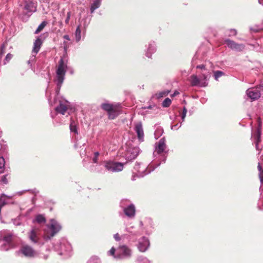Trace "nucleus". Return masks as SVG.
<instances>
[{"instance_id":"obj_16","label":"nucleus","mask_w":263,"mask_h":263,"mask_svg":"<svg viewBox=\"0 0 263 263\" xmlns=\"http://www.w3.org/2000/svg\"><path fill=\"white\" fill-rule=\"evenodd\" d=\"M258 126L256 129L252 134V137L253 139L254 142L255 144V147L257 150H259V143L260 142L261 136V120L260 118L258 119Z\"/></svg>"},{"instance_id":"obj_28","label":"nucleus","mask_w":263,"mask_h":263,"mask_svg":"<svg viewBox=\"0 0 263 263\" xmlns=\"http://www.w3.org/2000/svg\"><path fill=\"white\" fill-rule=\"evenodd\" d=\"M101 5L100 0H94L90 6V12L92 13L96 9L99 8Z\"/></svg>"},{"instance_id":"obj_18","label":"nucleus","mask_w":263,"mask_h":263,"mask_svg":"<svg viewBox=\"0 0 263 263\" xmlns=\"http://www.w3.org/2000/svg\"><path fill=\"white\" fill-rule=\"evenodd\" d=\"M42 43L43 42L41 39L40 37H37L34 42L33 47L32 51V56L31 57L30 60L28 61V63L33 62L34 61L35 59V55L39 51Z\"/></svg>"},{"instance_id":"obj_32","label":"nucleus","mask_w":263,"mask_h":263,"mask_svg":"<svg viewBox=\"0 0 263 263\" xmlns=\"http://www.w3.org/2000/svg\"><path fill=\"white\" fill-rule=\"evenodd\" d=\"M137 263H151L147 258L143 256H139L137 259Z\"/></svg>"},{"instance_id":"obj_50","label":"nucleus","mask_w":263,"mask_h":263,"mask_svg":"<svg viewBox=\"0 0 263 263\" xmlns=\"http://www.w3.org/2000/svg\"><path fill=\"white\" fill-rule=\"evenodd\" d=\"M13 223L14 225L16 226H20L21 224V223L20 221V220L16 219H15L13 220Z\"/></svg>"},{"instance_id":"obj_59","label":"nucleus","mask_w":263,"mask_h":263,"mask_svg":"<svg viewBox=\"0 0 263 263\" xmlns=\"http://www.w3.org/2000/svg\"><path fill=\"white\" fill-rule=\"evenodd\" d=\"M179 94V92L177 91H176L174 92L173 94H172L171 95L172 97H174V96H176V95H178Z\"/></svg>"},{"instance_id":"obj_43","label":"nucleus","mask_w":263,"mask_h":263,"mask_svg":"<svg viewBox=\"0 0 263 263\" xmlns=\"http://www.w3.org/2000/svg\"><path fill=\"white\" fill-rule=\"evenodd\" d=\"M5 52V46L2 45L0 47V60L2 59L4 53Z\"/></svg>"},{"instance_id":"obj_8","label":"nucleus","mask_w":263,"mask_h":263,"mask_svg":"<svg viewBox=\"0 0 263 263\" xmlns=\"http://www.w3.org/2000/svg\"><path fill=\"white\" fill-rule=\"evenodd\" d=\"M165 140L164 138H163L158 142L156 143L155 149L153 153L154 156L156 158L160 157L159 159L164 162L166 158V152H165Z\"/></svg>"},{"instance_id":"obj_45","label":"nucleus","mask_w":263,"mask_h":263,"mask_svg":"<svg viewBox=\"0 0 263 263\" xmlns=\"http://www.w3.org/2000/svg\"><path fill=\"white\" fill-rule=\"evenodd\" d=\"M196 68L201 69L202 71H205L206 70H208L206 69L205 65L203 64L197 65Z\"/></svg>"},{"instance_id":"obj_54","label":"nucleus","mask_w":263,"mask_h":263,"mask_svg":"<svg viewBox=\"0 0 263 263\" xmlns=\"http://www.w3.org/2000/svg\"><path fill=\"white\" fill-rule=\"evenodd\" d=\"M254 48L257 51L263 52V48L262 47H259V49H258L257 47H254Z\"/></svg>"},{"instance_id":"obj_1","label":"nucleus","mask_w":263,"mask_h":263,"mask_svg":"<svg viewBox=\"0 0 263 263\" xmlns=\"http://www.w3.org/2000/svg\"><path fill=\"white\" fill-rule=\"evenodd\" d=\"M68 61L67 60L61 58L59 61L55 71V77L54 82L57 86L55 89V96L52 101L50 98L51 92L48 87L46 91V96L48 98L49 104L54 107V109L57 114L65 115L69 114L70 109V103L60 95V91L65 78V74L67 70Z\"/></svg>"},{"instance_id":"obj_9","label":"nucleus","mask_w":263,"mask_h":263,"mask_svg":"<svg viewBox=\"0 0 263 263\" xmlns=\"http://www.w3.org/2000/svg\"><path fill=\"white\" fill-rule=\"evenodd\" d=\"M4 236L2 232H1L0 240H3L4 243L2 246L1 250L2 251H7L13 247L12 240L14 237L13 233L10 232H5Z\"/></svg>"},{"instance_id":"obj_33","label":"nucleus","mask_w":263,"mask_h":263,"mask_svg":"<svg viewBox=\"0 0 263 263\" xmlns=\"http://www.w3.org/2000/svg\"><path fill=\"white\" fill-rule=\"evenodd\" d=\"M100 156V153L98 152H96L93 154V156L92 158V163L94 164H97L98 163L99 157Z\"/></svg>"},{"instance_id":"obj_22","label":"nucleus","mask_w":263,"mask_h":263,"mask_svg":"<svg viewBox=\"0 0 263 263\" xmlns=\"http://www.w3.org/2000/svg\"><path fill=\"white\" fill-rule=\"evenodd\" d=\"M125 231L130 236H137L140 235L142 233V231L140 229V228H138L135 226L127 227L125 228Z\"/></svg>"},{"instance_id":"obj_51","label":"nucleus","mask_w":263,"mask_h":263,"mask_svg":"<svg viewBox=\"0 0 263 263\" xmlns=\"http://www.w3.org/2000/svg\"><path fill=\"white\" fill-rule=\"evenodd\" d=\"M250 30L254 32H257L260 30V29H259L257 27H256L255 28H250Z\"/></svg>"},{"instance_id":"obj_29","label":"nucleus","mask_w":263,"mask_h":263,"mask_svg":"<svg viewBox=\"0 0 263 263\" xmlns=\"http://www.w3.org/2000/svg\"><path fill=\"white\" fill-rule=\"evenodd\" d=\"M74 36L76 41L77 42H79L81 39V30L80 25H79L76 28L74 32Z\"/></svg>"},{"instance_id":"obj_15","label":"nucleus","mask_w":263,"mask_h":263,"mask_svg":"<svg viewBox=\"0 0 263 263\" xmlns=\"http://www.w3.org/2000/svg\"><path fill=\"white\" fill-rule=\"evenodd\" d=\"M137 247L140 252H146L150 247V242L148 238L145 236L140 238L138 240Z\"/></svg>"},{"instance_id":"obj_10","label":"nucleus","mask_w":263,"mask_h":263,"mask_svg":"<svg viewBox=\"0 0 263 263\" xmlns=\"http://www.w3.org/2000/svg\"><path fill=\"white\" fill-rule=\"evenodd\" d=\"M125 163L114 161H104L103 165L107 171L112 172H121L123 170Z\"/></svg>"},{"instance_id":"obj_53","label":"nucleus","mask_w":263,"mask_h":263,"mask_svg":"<svg viewBox=\"0 0 263 263\" xmlns=\"http://www.w3.org/2000/svg\"><path fill=\"white\" fill-rule=\"evenodd\" d=\"M257 168H258L259 172L263 171V169L262 168V167L260 165V164L259 163H258V164Z\"/></svg>"},{"instance_id":"obj_55","label":"nucleus","mask_w":263,"mask_h":263,"mask_svg":"<svg viewBox=\"0 0 263 263\" xmlns=\"http://www.w3.org/2000/svg\"><path fill=\"white\" fill-rule=\"evenodd\" d=\"M63 38L67 41H70V37L68 35H64Z\"/></svg>"},{"instance_id":"obj_3","label":"nucleus","mask_w":263,"mask_h":263,"mask_svg":"<svg viewBox=\"0 0 263 263\" xmlns=\"http://www.w3.org/2000/svg\"><path fill=\"white\" fill-rule=\"evenodd\" d=\"M211 72L209 70L202 71L197 76L193 74L190 77L189 80L192 86L204 87L208 85Z\"/></svg>"},{"instance_id":"obj_17","label":"nucleus","mask_w":263,"mask_h":263,"mask_svg":"<svg viewBox=\"0 0 263 263\" xmlns=\"http://www.w3.org/2000/svg\"><path fill=\"white\" fill-rule=\"evenodd\" d=\"M157 45L155 41H151L147 45H145L144 49V54L145 57L151 59L152 55L157 51Z\"/></svg>"},{"instance_id":"obj_47","label":"nucleus","mask_w":263,"mask_h":263,"mask_svg":"<svg viewBox=\"0 0 263 263\" xmlns=\"http://www.w3.org/2000/svg\"><path fill=\"white\" fill-rule=\"evenodd\" d=\"M70 16H71V12L70 11H69L67 13L66 18L65 21V23L66 24H68L69 23Z\"/></svg>"},{"instance_id":"obj_49","label":"nucleus","mask_w":263,"mask_h":263,"mask_svg":"<svg viewBox=\"0 0 263 263\" xmlns=\"http://www.w3.org/2000/svg\"><path fill=\"white\" fill-rule=\"evenodd\" d=\"M114 238L117 241H119L121 240V237L118 233L114 234Z\"/></svg>"},{"instance_id":"obj_25","label":"nucleus","mask_w":263,"mask_h":263,"mask_svg":"<svg viewBox=\"0 0 263 263\" xmlns=\"http://www.w3.org/2000/svg\"><path fill=\"white\" fill-rule=\"evenodd\" d=\"M120 114V111L118 109L115 107L111 109L108 112H107V115L108 116V118L109 119H115Z\"/></svg>"},{"instance_id":"obj_62","label":"nucleus","mask_w":263,"mask_h":263,"mask_svg":"<svg viewBox=\"0 0 263 263\" xmlns=\"http://www.w3.org/2000/svg\"><path fill=\"white\" fill-rule=\"evenodd\" d=\"M132 179L133 180H135V177H134V176H133V178H132Z\"/></svg>"},{"instance_id":"obj_26","label":"nucleus","mask_w":263,"mask_h":263,"mask_svg":"<svg viewBox=\"0 0 263 263\" xmlns=\"http://www.w3.org/2000/svg\"><path fill=\"white\" fill-rule=\"evenodd\" d=\"M89 170L92 172H101L102 171L101 164L98 163L97 164L91 165L89 168Z\"/></svg>"},{"instance_id":"obj_21","label":"nucleus","mask_w":263,"mask_h":263,"mask_svg":"<svg viewBox=\"0 0 263 263\" xmlns=\"http://www.w3.org/2000/svg\"><path fill=\"white\" fill-rule=\"evenodd\" d=\"M135 131L137 135V137L140 142L144 141V132L141 122L137 123L134 128Z\"/></svg>"},{"instance_id":"obj_35","label":"nucleus","mask_w":263,"mask_h":263,"mask_svg":"<svg viewBox=\"0 0 263 263\" xmlns=\"http://www.w3.org/2000/svg\"><path fill=\"white\" fill-rule=\"evenodd\" d=\"M169 91L164 90L157 93L156 95L157 96V98L159 99L166 96L169 93Z\"/></svg>"},{"instance_id":"obj_20","label":"nucleus","mask_w":263,"mask_h":263,"mask_svg":"<svg viewBox=\"0 0 263 263\" xmlns=\"http://www.w3.org/2000/svg\"><path fill=\"white\" fill-rule=\"evenodd\" d=\"M140 149L138 147H129L125 155L126 159L130 161L135 159L139 155Z\"/></svg>"},{"instance_id":"obj_60","label":"nucleus","mask_w":263,"mask_h":263,"mask_svg":"<svg viewBox=\"0 0 263 263\" xmlns=\"http://www.w3.org/2000/svg\"><path fill=\"white\" fill-rule=\"evenodd\" d=\"M258 2L260 4L263 6V0H258Z\"/></svg>"},{"instance_id":"obj_23","label":"nucleus","mask_w":263,"mask_h":263,"mask_svg":"<svg viewBox=\"0 0 263 263\" xmlns=\"http://www.w3.org/2000/svg\"><path fill=\"white\" fill-rule=\"evenodd\" d=\"M24 9L27 11V13L32 14L33 12L36 11V6L32 2H26L25 4Z\"/></svg>"},{"instance_id":"obj_52","label":"nucleus","mask_w":263,"mask_h":263,"mask_svg":"<svg viewBox=\"0 0 263 263\" xmlns=\"http://www.w3.org/2000/svg\"><path fill=\"white\" fill-rule=\"evenodd\" d=\"M153 108H156L155 106H152V105H149L148 106L143 107L142 108L144 110V109H152Z\"/></svg>"},{"instance_id":"obj_24","label":"nucleus","mask_w":263,"mask_h":263,"mask_svg":"<svg viewBox=\"0 0 263 263\" xmlns=\"http://www.w3.org/2000/svg\"><path fill=\"white\" fill-rule=\"evenodd\" d=\"M8 154V147L5 142L3 141L1 143L0 156H6Z\"/></svg>"},{"instance_id":"obj_30","label":"nucleus","mask_w":263,"mask_h":263,"mask_svg":"<svg viewBox=\"0 0 263 263\" xmlns=\"http://www.w3.org/2000/svg\"><path fill=\"white\" fill-rule=\"evenodd\" d=\"M115 106L109 103H102L101 105V107L102 109L104 110L105 111H107V112H108L109 111L111 110L112 108H113Z\"/></svg>"},{"instance_id":"obj_19","label":"nucleus","mask_w":263,"mask_h":263,"mask_svg":"<svg viewBox=\"0 0 263 263\" xmlns=\"http://www.w3.org/2000/svg\"><path fill=\"white\" fill-rule=\"evenodd\" d=\"M224 42L229 48L237 52L242 51L245 48V45L244 44L237 43L234 41L230 39H227Z\"/></svg>"},{"instance_id":"obj_46","label":"nucleus","mask_w":263,"mask_h":263,"mask_svg":"<svg viewBox=\"0 0 263 263\" xmlns=\"http://www.w3.org/2000/svg\"><path fill=\"white\" fill-rule=\"evenodd\" d=\"M98 258L96 256H93L88 260L87 263H97L96 262V260Z\"/></svg>"},{"instance_id":"obj_48","label":"nucleus","mask_w":263,"mask_h":263,"mask_svg":"<svg viewBox=\"0 0 263 263\" xmlns=\"http://www.w3.org/2000/svg\"><path fill=\"white\" fill-rule=\"evenodd\" d=\"M259 178L261 184H263V171L259 172Z\"/></svg>"},{"instance_id":"obj_11","label":"nucleus","mask_w":263,"mask_h":263,"mask_svg":"<svg viewBox=\"0 0 263 263\" xmlns=\"http://www.w3.org/2000/svg\"><path fill=\"white\" fill-rule=\"evenodd\" d=\"M131 255L132 250L129 248L125 245H122L119 246L116 249L115 258L120 259H124L130 258Z\"/></svg>"},{"instance_id":"obj_13","label":"nucleus","mask_w":263,"mask_h":263,"mask_svg":"<svg viewBox=\"0 0 263 263\" xmlns=\"http://www.w3.org/2000/svg\"><path fill=\"white\" fill-rule=\"evenodd\" d=\"M17 254L28 258L34 257L37 255L36 251L32 247L27 245H23L17 252Z\"/></svg>"},{"instance_id":"obj_4","label":"nucleus","mask_w":263,"mask_h":263,"mask_svg":"<svg viewBox=\"0 0 263 263\" xmlns=\"http://www.w3.org/2000/svg\"><path fill=\"white\" fill-rule=\"evenodd\" d=\"M54 250L64 258L69 257L72 254V247L70 243L65 238H62L53 245Z\"/></svg>"},{"instance_id":"obj_7","label":"nucleus","mask_w":263,"mask_h":263,"mask_svg":"<svg viewBox=\"0 0 263 263\" xmlns=\"http://www.w3.org/2000/svg\"><path fill=\"white\" fill-rule=\"evenodd\" d=\"M120 207L122 209L124 214L129 218L133 219L136 215L135 205L127 199H123L120 202Z\"/></svg>"},{"instance_id":"obj_14","label":"nucleus","mask_w":263,"mask_h":263,"mask_svg":"<svg viewBox=\"0 0 263 263\" xmlns=\"http://www.w3.org/2000/svg\"><path fill=\"white\" fill-rule=\"evenodd\" d=\"M263 89L262 86L249 88L246 91L247 96L252 100H255L260 98L261 91Z\"/></svg>"},{"instance_id":"obj_36","label":"nucleus","mask_w":263,"mask_h":263,"mask_svg":"<svg viewBox=\"0 0 263 263\" xmlns=\"http://www.w3.org/2000/svg\"><path fill=\"white\" fill-rule=\"evenodd\" d=\"M46 25V22L44 21L43 22L37 27V28L35 31V33L37 34L40 32L41 30L43 29L45 26Z\"/></svg>"},{"instance_id":"obj_5","label":"nucleus","mask_w":263,"mask_h":263,"mask_svg":"<svg viewBox=\"0 0 263 263\" xmlns=\"http://www.w3.org/2000/svg\"><path fill=\"white\" fill-rule=\"evenodd\" d=\"M69 127L71 133H72V138L74 142V148H78L84 146L86 141L85 139H82L81 137L79 135L78 126L74 121H71Z\"/></svg>"},{"instance_id":"obj_56","label":"nucleus","mask_w":263,"mask_h":263,"mask_svg":"<svg viewBox=\"0 0 263 263\" xmlns=\"http://www.w3.org/2000/svg\"><path fill=\"white\" fill-rule=\"evenodd\" d=\"M64 49L66 51L67 50V48L68 47V45L67 44V43L66 42H64Z\"/></svg>"},{"instance_id":"obj_39","label":"nucleus","mask_w":263,"mask_h":263,"mask_svg":"<svg viewBox=\"0 0 263 263\" xmlns=\"http://www.w3.org/2000/svg\"><path fill=\"white\" fill-rule=\"evenodd\" d=\"M12 58V55L10 53H8L6 56V58L4 60V64H6L8 63Z\"/></svg>"},{"instance_id":"obj_44","label":"nucleus","mask_w":263,"mask_h":263,"mask_svg":"<svg viewBox=\"0 0 263 263\" xmlns=\"http://www.w3.org/2000/svg\"><path fill=\"white\" fill-rule=\"evenodd\" d=\"M116 253V250L114 248L112 247L111 249L109 251L108 253L110 255L113 256L115 257V255Z\"/></svg>"},{"instance_id":"obj_61","label":"nucleus","mask_w":263,"mask_h":263,"mask_svg":"<svg viewBox=\"0 0 263 263\" xmlns=\"http://www.w3.org/2000/svg\"><path fill=\"white\" fill-rule=\"evenodd\" d=\"M73 72H74L72 68H71L70 70V74H72L73 73Z\"/></svg>"},{"instance_id":"obj_63","label":"nucleus","mask_w":263,"mask_h":263,"mask_svg":"<svg viewBox=\"0 0 263 263\" xmlns=\"http://www.w3.org/2000/svg\"><path fill=\"white\" fill-rule=\"evenodd\" d=\"M84 166H86L84 163Z\"/></svg>"},{"instance_id":"obj_31","label":"nucleus","mask_w":263,"mask_h":263,"mask_svg":"<svg viewBox=\"0 0 263 263\" xmlns=\"http://www.w3.org/2000/svg\"><path fill=\"white\" fill-rule=\"evenodd\" d=\"M5 166V160L4 156H0V174L4 172Z\"/></svg>"},{"instance_id":"obj_41","label":"nucleus","mask_w":263,"mask_h":263,"mask_svg":"<svg viewBox=\"0 0 263 263\" xmlns=\"http://www.w3.org/2000/svg\"><path fill=\"white\" fill-rule=\"evenodd\" d=\"M7 175H4L1 178V182H3L4 184H7L8 183V179L7 178Z\"/></svg>"},{"instance_id":"obj_58","label":"nucleus","mask_w":263,"mask_h":263,"mask_svg":"<svg viewBox=\"0 0 263 263\" xmlns=\"http://www.w3.org/2000/svg\"><path fill=\"white\" fill-rule=\"evenodd\" d=\"M32 193L36 195L39 193V191L36 189H34L32 191Z\"/></svg>"},{"instance_id":"obj_2","label":"nucleus","mask_w":263,"mask_h":263,"mask_svg":"<svg viewBox=\"0 0 263 263\" xmlns=\"http://www.w3.org/2000/svg\"><path fill=\"white\" fill-rule=\"evenodd\" d=\"M62 229L61 224L54 219H51L42 235L39 229L32 228L28 233L30 241L38 246L44 245L58 234Z\"/></svg>"},{"instance_id":"obj_38","label":"nucleus","mask_w":263,"mask_h":263,"mask_svg":"<svg viewBox=\"0 0 263 263\" xmlns=\"http://www.w3.org/2000/svg\"><path fill=\"white\" fill-rule=\"evenodd\" d=\"M186 112H187V109L185 107H184L183 108L182 112L181 114V119H182V122L184 121L185 118L186 117Z\"/></svg>"},{"instance_id":"obj_37","label":"nucleus","mask_w":263,"mask_h":263,"mask_svg":"<svg viewBox=\"0 0 263 263\" xmlns=\"http://www.w3.org/2000/svg\"><path fill=\"white\" fill-rule=\"evenodd\" d=\"M171 104V100L168 98H167L164 99V100L162 102V106L164 107H168Z\"/></svg>"},{"instance_id":"obj_6","label":"nucleus","mask_w":263,"mask_h":263,"mask_svg":"<svg viewBox=\"0 0 263 263\" xmlns=\"http://www.w3.org/2000/svg\"><path fill=\"white\" fill-rule=\"evenodd\" d=\"M160 164V163H158L155 167L153 166V164H150L146 166L143 163L137 162L134 166V170L136 172V176L138 177H143L153 171Z\"/></svg>"},{"instance_id":"obj_40","label":"nucleus","mask_w":263,"mask_h":263,"mask_svg":"<svg viewBox=\"0 0 263 263\" xmlns=\"http://www.w3.org/2000/svg\"><path fill=\"white\" fill-rule=\"evenodd\" d=\"M181 125H182L181 122V123H177V124L172 126L171 129H172L177 130L178 129H179L181 126Z\"/></svg>"},{"instance_id":"obj_27","label":"nucleus","mask_w":263,"mask_h":263,"mask_svg":"<svg viewBox=\"0 0 263 263\" xmlns=\"http://www.w3.org/2000/svg\"><path fill=\"white\" fill-rule=\"evenodd\" d=\"M33 222H36L38 223H44L46 222V220L45 216L42 214H38L37 215L34 219L33 220Z\"/></svg>"},{"instance_id":"obj_12","label":"nucleus","mask_w":263,"mask_h":263,"mask_svg":"<svg viewBox=\"0 0 263 263\" xmlns=\"http://www.w3.org/2000/svg\"><path fill=\"white\" fill-rule=\"evenodd\" d=\"M139 227L142 231H144L146 234L150 235L154 229L153 221L151 218L146 217L143 221H139Z\"/></svg>"},{"instance_id":"obj_57","label":"nucleus","mask_w":263,"mask_h":263,"mask_svg":"<svg viewBox=\"0 0 263 263\" xmlns=\"http://www.w3.org/2000/svg\"><path fill=\"white\" fill-rule=\"evenodd\" d=\"M26 191H20V192H17L15 194L20 196V195H22V194L24 193Z\"/></svg>"},{"instance_id":"obj_42","label":"nucleus","mask_w":263,"mask_h":263,"mask_svg":"<svg viewBox=\"0 0 263 263\" xmlns=\"http://www.w3.org/2000/svg\"><path fill=\"white\" fill-rule=\"evenodd\" d=\"M229 31L230 32V33L229 34V36L236 35L237 33V30L235 29H230Z\"/></svg>"},{"instance_id":"obj_34","label":"nucleus","mask_w":263,"mask_h":263,"mask_svg":"<svg viewBox=\"0 0 263 263\" xmlns=\"http://www.w3.org/2000/svg\"><path fill=\"white\" fill-rule=\"evenodd\" d=\"M224 74V72L221 71L217 70L214 71V77L216 80H218V78Z\"/></svg>"}]
</instances>
